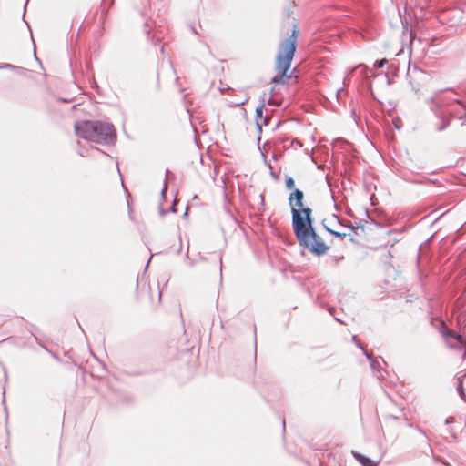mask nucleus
<instances>
[{"label": "nucleus", "mask_w": 466, "mask_h": 466, "mask_svg": "<svg viewBox=\"0 0 466 466\" xmlns=\"http://www.w3.org/2000/svg\"><path fill=\"white\" fill-rule=\"evenodd\" d=\"M454 422V418L453 417H448L445 420V423L446 424H450V423H453Z\"/></svg>", "instance_id": "nucleus-17"}, {"label": "nucleus", "mask_w": 466, "mask_h": 466, "mask_svg": "<svg viewBox=\"0 0 466 466\" xmlns=\"http://www.w3.org/2000/svg\"><path fill=\"white\" fill-rule=\"evenodd\" d=\"M464 357H466V352H464Z\"/></svg>", "instance_id": "nucleus-22"}, {"label": "nucleus", "mask_w": 466, "mask_h": 466, "mask_svg": "<svg viewBox=\"0 0 466 466\" xmlns=\"http://www.w3.org/2000/svg\"><path fill=\"white\" fill-rule=\"evenodd\" d=\"M263 108H264L263 105H261V106L257 107L256 114H257V118L258 119V118H262Z\"/></svg>", "instance_id": "nucleus-16"}, {"label": "nucleus", "mask_w": 466, "mask_h": 466, "mask_svg": "<svg viewBox=\"0 0 466 466\" xmlns=\"http://www.w3.org/2000/svg\"><path fill=\"white\" fill-rule=\"evenodd\" d=\"M285 185H286V187H287L288 189H290V190H292V191H293L294 189H296V188H295V181H294V179H293L291 177H289V176H286V177H285Z\"/></svg>", "instance_id": "nucleus-11"}, {"label": "nucleus", "mask_w": 466, "mask_h": 466, "mask_svg": "<svg viewBox=\"0 0 466 466\" xmlns=\"http://www.w3.org/2000/svg\"><path fill=\"white\" fill-rule=\"evenodd\" d=\"M292 228L299 243L313 254L319 256L329 249L323 239L314 231L313 227L304 229L302 224L299 230H298L296 225Z\"/></svg>", "instance_id": "nucleus-4"}, {"label": "nucleus", "mask_w": 466, "mask_h": 466, "mask_svg": "<svg viewBox=\"0 0 466 466\" xmlns=\"http://www.w3.org/2000/svg\"><path fill=\"white\" fill-rule=\"evenodd\" d=\"M455 103L461 105L463 114L454 111V117L461 120L462 125H466V102L457 97V95L452 90H440L430 98L429 106L438 118L440 124H436V130H444L451 122V118L447 116L445 108L454 106Z\"/></svg>", "instance_id": "nucleus-1"}, {"label": "nucleus", "mask_w": 466, "mask_h": 466, "mask_svg": "<svg viewBox=\"0 0 466 466\" xmlns=\"http://www.w3.org/2000/svg\"><path fill=\"white\" fill-rule=\"evenodd\" d=\"M282 425H283V430L285 431V426H286L285 420H283V421H282Z\"/></svg>", "instance_id": "nucleus-20"}, {"label": "nucleus", "mask_w": 466, "mask_h": 466, "mask_svg": "<svg viewBox=\"0 0 466 466\" xmlns=\"http://www.w3.org/2000/svg\"><path fill=\"white\" fill-rule=\"evenodd\" d=\"M448 343L450 347H455V345L451 344L450 341Z\"/></svg>", "instance_id": "nucleus-21"}, {"label": "nucleus", "mask_w": 466, "mask_h": 466, "mask_svg": "<svg viewBox=\"0 0 466 466\" xmlns=\"http://www.w3.org/2000/svg\"><path fill=\"white\" fill-rule=\"evenodd\" d=\"M351 454L354 459L362 466H378L379 462L370 460V458L359 453L358 451H352Z\"/></svg>", "instance_id": "nucleus-7"}, {"label": "nucleus", "mask_w": 466, "mask_h": 466, "mask_svg": "<svg viewBox=\"0 0 466 466\" xmlns=\"http://www.w3.org/2000/svg\"><path fill=\"white\" fill-rule=\"evenodd\" d=\"M386 63H387V59L383 58L380 60H377L373 66L375 68H382Z\"/></svg>", "instance_id": "nucleus-13"}, {"label": "nucleus", "mask_w": 466, "mask_h": 466, "mask_svg": "<svg viewBox=\"0 0 466 466\" xmlns=\"http://www.w3.org/2000/svg\"><path fill=\"white\" fill-rule=\"evenodd\" d=\"M454 106H456L455 108H452V109H450L449 111H447V116H449L450 117H451V116H454V113H453L454 111L463 114V111L461 110V105L459 103H455Z\"/></svg>", "instance_id": "nucleus-12"}, {"label": "nucleus", "mask_w": 466, "mask_h": 466, "mask_svg": "<svg viewBox=\"0 0 466 466\" xmlns=\"http://www.w3.org/2000/svg\"><path fill=\"white\" fill-rule=\"evenodd\" d=\"M311 213L312 210L309 207H302L300 208V214H301V219L302 223L304 225V229L311 228L312 227V219H311Z\"/></svg>", "instance_id": "nucleus-6"}, {"label": "nucleus", "mask_w": 466, "mask_h": 466, "mask_svg": "<svg viewBox=\"0 0 466 466\" xmlns=\"http://www.w3.org/2000/svg\"><path fill=\"white\" fill-rule=\"evenodd\" d=\"M358 347H360L365 353V355L367 356V358L370 360V367L373 369V370H377L379 367H380V362L379 360H375L371 354H369L366 350H364V349L362 348L361 344L360 343H358L357 344Z\"/></svg>", "instance_id": "nucleus-9"}, {"label": "nucleus", "mask_w": 466, "mask_h": 466, "mask_svg": "<svg viewBox=\"0 0 466 466\" xmlns=\"http://www.w3.org/2000/svg\"><path fill=\"white\" fill-rule=\"evenodd\" d=\"M17 68H18V66H14L12 64L5 63V64L0 65V69H17Z\"/></svg>", "instance_id": "nucleus-14"}, {"label": "nucleus", "mask_w": 466, "mask_h": 466, "mask_svg": "<svg viewBox=\"0 0 466 466\" xmlns=\"http://www.w3.org/2000/svg\"><path fill=\"white\" fill-rule=\"evenodd\" d=\"M304 194L300 189H294L289 197V204L292 215V227L296 225L298 230L302 226L300 208L303 207Z\"/></svg>", "instance_id": "nucleus-5"}, {"label": "nucleus", "mask_w": 466, "mask_h": 466, "mask_svg": "<svg viewBox=\"0 0 466 466\" xmlns=\"http://www.w3.org/2000/svg\"><path fill=\"white\" fill-rule=\"evenodd\" d=\"M443 336L446 338V339H453L458 343H461V337L459 334H455L452 330H446L443 332Z\"/></svg>", "instance_id": "nucleus-10"}, {"label": "nucleus", "mask_w": 466, "mask_h": 466, "mask_svg": "<svg viewBox=\"0 0 466 466\" xmlns=\"http://www.w3.org/2000/svg\"><path fill=\"white\" fill-rule=\"evenodd\" d=\"M75 132L79 137L98 144L109 145L116 140L114 126L107 122L83 120L75 124Z\"/></svg>", "instance_id": "nucleus-2"}, {"label": "nucleus", "mask_w": 466, "mask_h": 466, "mask_svg": "<svg viewBox=\"0 0 466 466\" xmlns=\"http://www.w3.org/2000/svg\"><path fill=\"white\" fill-rule=\"evenodd\" d=\"M260 198H261V202H262V204L264 205V196H263V195H260Z\"/></svg>", "instance_id": "nucleus-19"}, {"label": "nucleus", "mask_w": 466, "mask_h": 466, "mask_svg": "<svg viewBox=\"0 0 466 466\" xmlns=\"http://www.w3.org/2000/svg\"><path fill=\"white\" fill-rule=\"evenodd\" d=\"M464 378H466V372L462 376L457 378V390L460 397L466 402V393L462 385Z\"/></svg>", "instance_id": "nucleus-8"}, {"label": "nucleus", "mask_w": 466, "mask_h": 466, "mask_svg": "<svg viewBox=\"0 0 466 466\" xmlns=\"http://www.w3.org/2000/svg\"><path fill=\"white\" fill-rule=\"evenodd\" d=\"M359 227L360 226L358 224H356L355 226H353V225L349 226V228H351L352 230H356L357 228H359Z\"/></svg>", "instance_id": "nucleus-18"}, {"label": "nucleus", "mask_w": 466, "mask_h": 466, "mask_svg": "<svg viewBox=\"0 0 466 466\" xmlns=\"http://www.w3.org/2000/svg\"><path fill=\"white\" fill-rule=\"evenodd\" d=\"M298 29L294 26L291 35L279 46V51L276 58V71L279 76L272 77L271 82L275 84H285L292 76L288 74L290 68L291 61L296 51V43L298 37Z\"/></svg>", "instance_id": "nucleus-3"}, {"label": "nucleus", "mask_w": 466, "mask_h": 466, "mask_svg": "<svg viewBox=\"0 0 466 466\" xmlns=\"http://www.w3.org/2000/svg\"><path fill=\"white\" fill-rule=\"evenodd\" d=\"M327 230L331 233L332 235L338 237V238H344L346 237V233H340V232H338V231H334V230H331L329 228H327Z\"/></svg>", "instance_id": "nucleus-15"}]
</instances>
